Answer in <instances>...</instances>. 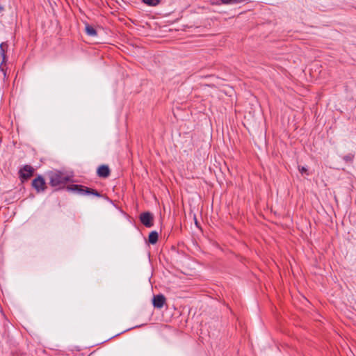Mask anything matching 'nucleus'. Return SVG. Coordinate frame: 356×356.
<instances>
[{
    "instance_id": "1a4fd4ad",
    "label": "nucleus",
    "mask_w": 356,
    "mask_h": 356,
    "mask_svg": "<svg viewBox=\"0 0 356 356\" xmlns=\"http://www.w3.org/2000/svg\"><path fill=\"white\" fill-rule=\"evenodd\" d=\"M86 33L88 35L91 37H95L97 35V33L95 29L89 24L86 25Z\"/></svg>"
},
{
    "instance_id": "9b49d317",
    "label": "nucleus",
    "mask_w": 356,
    "mask_h": 356,
    "mask_svg": "<svg viewBox=\"0 0 356 356\" xmlns=\"http://www.w3.org/2000/svg\"><path fill=\"white\" fill-rule=\"evenodd\" d=\"M143 1L149 6H156L161 3V0H143Z\"/></svg>"
},
{
    "instance_id": "20e7f679",
    "label": "nucleus",
    "mask_w": 356,
    "mask_h": 356,
    "mask_svg": "<svg viewBox=\"0 0 356 356\" xmlns=\"http://www.w3.org/2000/svg\"><path fill=\"white\" fill-rule=\"evenodd\" d=\"M32 186L38 193L44 191L47 188L45 180L41 175L32 181Z\"/></svg>"
},
{
    "instance_id": "2eb2a0df",
    "label": "nucleus",
    "mask_w": 356,
    "mask_h": 356,
    "mask_svg": "<svg viewBox=\"0 0 356 356\" xmlns=\"http://www.w3.org/2000/svg\"><path fill=\"white\" fill-rule=\"evenodd\" d=\"M3 10V7L1 6H0V11H1Z\"/></svg>"
},
{
    "instance_id": "f8f14e48",
    "label": "nucleus",
    "mask_w": 356,
    "mask_h": 356,
    "mask_svg": "<svg viewBox=\"0 0 356 356\" xmlns=\"http://www.w3.org/2000/svg\"><path fill=\"white\" fill-rule=\"evenodd\" d=\"M353 159H354V154H348L343 157V161H345L347 163L353 162Z\"/></svg>"
},
{
    "instance_id": "9d476101",
    "label": "nucleus",
    "mask_w": 356,
    "mask_h": 356,
    "mask_svg": "<svg viewBox=\"0 0 356 356\" xmlns=\"http://www.w3.org/2000/svg\"><path fill=\"white\" fill-rule=\"evenodd\" d=\"M246 0H220V3H216L217 5L220 4H237L240 3H243Z\"/></svg>"
},
{
    "instance_id": "39448f33",
    "label": "nucleus",
    "mask_w": 356,
    "mask_h": 356,
    "mask_svg": "<svg viewBox=\"0 0 356 356\" xmlns=\"http://www.w3.org/2000/svg\"><path fill=\"white\" fill-rule=\"evenodd\" d=\"M141 223L146 227H152L154 225V216L149 211L143 212L140 215Z\"/></svg>"
},
{
    "instance_id": "423d86ee",
    "label": "nucleus",
    "mask_w": 356,
    "mask_h": 356,
    "mask_svg": "<svg viewBox=\"0 0 356 356\" xmlns=\"http://www.w3.org/2000/svg\"><path fill=\"white\" fill-rule=\"evenodd\" d=\"M153 305L154 307L161 309L165 303V298L163 295L159 294L153 297Z\"/></svg>"
},
{
    "instance_id": "f03ea898",
    "label": "nucleus",
    "mask_w": 356,
    "mask_h": 356,
    "mask_svg": "<svg viewBox=\"0 0 356 356\" xmlns=\"http://www.w3.org/2000/svg\"><path fill=\"white\" fill-rule=\"evenodd\" d=\"M67 190L75 192L81 195H93L96 197H101V194L97 191L91 188L86 187L83 185L72 184L67 186Z\"/></svg>"
},
{
    "instance_id": "6e6552de",
    "label": "nucleus",
    "mask_w": 356,
    "mask_h": 356,
    "mask_svg": "<svg viewBox=\"0 0 356 356\" xmlns=\"http://www.w3.org/2000/svg\"><path fill=\"white\" fill-rule=\"evenodd\" d=\"M159 238V234L156 231H152L149 233L148 236V241L149 243L154 245L156 243Z\"/></svg>"
},
{
    "instance_id": "7ed1b4c3",
    "label": "nucleus",
    "mask_w": 356,
    "mask_h": 356,
    "mask_svg": "<svg viewBox=\"0 0 356 356\" xmlns=\"http://www.w3.org/2000/svg\"><path fill=\"white\" fill-rule=\"evenodd\" d=\"M35 172V169L30 165H24L19 170V177L22 181H24L31 178Z\"/></svg>"
},
{
    "instance_id": "f257e3e1",
    "label": "nucleus",
    "mask_w": 356,
    "mask_h": 356,
    "mask_svg": "<svg viewBox=\"0 0 356 356\" xmlns=\"http://www.w3.org/2000/svg\"><path fill=\"white\" fill-rule=\"evenodd\" d=\"M49 184L53 186H61L69 181V177L60 171H51L48 173Z\"/></svg>"
},
{
    "instance_id": "0eeeda50",
    "label": "nucleus",
    "mask_w": 356,
    "mask_h": 356,
    "mask_svg": "<svg viewBox=\"0 0 356 356\" xmlns=\"http://www.w3.org/2000/svg\"><path fill=\"white\" fill-rule=\"evenodd\" d=\"M97 175L102 178H107L109 177L111 170L107 165H102L97 168Z\"/></svg>"
},
{
    "instance_id": "ddd939ff",
    "label": "nucleus",
    "mask_w": 356,
    "mask_h": 356,
    "mask_svg": "<svg viewBox=\"0 0 356 356\" xmlns=\"http://www.w3.org/2000/svg\"><path fill=\"white\" fill-rule=\"evenodd\" d=\"M3 44H0V49L1 50V55L3 56V61H2L1 64L5 61V59H6V54H5V51L3 49Z\"/></svg>"
},
{
    "instance_id": "4468645a",
    "label": "nucleus",
    "mask_w": 356,
    "mask_h": 356,
    "mask_svg": "<svg viewBox=\"0 0 356 356\" xmlns=\"http://www.w3.org/2000/svg\"><path fill=\"white\" fill-rule=\"evenodd\" d=\"M299 170L301 173H303V172H307V168L305 167H301V168H299Z\"/></svg>"
}]
</instances>
